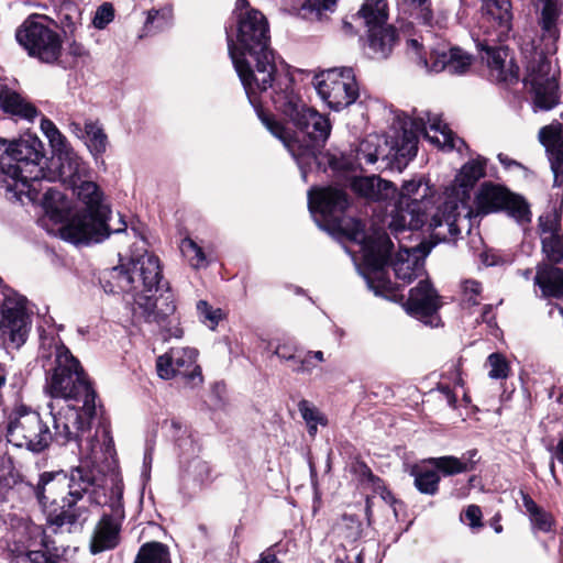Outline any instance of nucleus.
Masks as SVG:
<instances>
[{"mask_svg": "<svg viewBox=\"0 0 563 563\" xmlns=\"http://www.w3.org/2000/svg\"><path fill=\"white\" fill-rule=\"evenodd\" d=\"M162 429L165 434L175 442L184 453L195 452V441L188 427L177 418H169L163 421Z\"/></svg>", "mask_w": 563, "mask_h": 563, "instance_id": "obj_31", "label": "nucleus"}, {"mask_svg": "<svg viewBox=\"0 0 563 563\" xmlns=\"http://www.w3.org/2000/svg\"><path fill=\"white\" fill-rule=\"evenodd\" d=\"M357 18L363 20L366 29L386 24L388 20L386 0H365L357 12Z\"/></svg>", "mask_w": 563, "mask_h": 563, "instance_id": "obj_33", "label": "nucleus"}, {"mask_svg": "<svg viewBox=\"0 0 563 563\" xmlns=\"http://www.w3.org/2000/svg\"><path fill=\"white\" fill-rule=\"evenodd\" d=\"M5 437L12 445L33 453L43 452L53 441V432L41 415L22 404L8 415Z\"/></svg>", "mask_w": 563, "mask_h": 563, "instance_id": "obj_13", "label": "nucleus"}, {"mask_svg": "<svg viewBox=\"0 0 563 563\" xmlns=\"http://www.w3.org/2000/svg\"><path fill=\"white\" fill-rule=\"evenodd\" d=\"M355 194L372 200H382L391 197L396 189L389 181L378 176L356 177L352 181Z\"/></svg>", "mask_w": 563, "mask_h": 563, "instance_id": "obj_28", "label": "nucleus"}, {"mask_svg": "<svg viewBox=\"0 0 563 563\" xmlns=\"http://www.w3.org/2000/svg\"><path fill=\"white\" fill-rule=\"evenodd\" d=\"M533 90V104L537 109L549 111L560 101L559 85L556 81H548L541 85L540 79L536 81Z\"/></svg>", "mask_w": 563, "mask_h": 563, "instance_id": "obj_34", "label": "nucleus"}, {"mask_svg": "<svg viewBox=\"0 0 563 563\" xmlns=\"http://www.w3.org/2000/svg\"><path fill=\"white\" fill-rule=\"evenodd\" d=\"M43 144L38 137L26 135L12 142L0 157V184L10 200H40L45 173Z\"/></svg>", "mask_w": 563, "mask_h": 563, "instance_id": "obj_9", "label": "nucleus"}, {"mask_svg": "<svg viewBox=\"0 0 563 563\" xmlns=\"http://www.w3.org/2000/svg\"><path fill=\"white\" fill-rule=\"evenodd\" d=\"M273 354L276 355L280 361L291 362V365H295L298 357L296 346L288 343L277 344Z\"/></svg>", "mask_w": 563, "mask_h": 563, "instance_id": "obj_52", "label": "nucleus"}, {"mask_svg": "<svg viewBox=\"0 0 563 563\" xmlns=\"http://www.w3.org/2000/svg\"><path fill=\"white\" fill-rule=\"evenodd\" d=\"M349 206L346 194L339 188H311L308 192V207L312 216L332 222L351 240L360 244L362 258L366 268L363 273L367 286L377 296L391 290V283L385 277L384 267L394 249L388 234L376 229L365 235L364 225L355 219H343L342 213Z\"/></svg>", "mask_w": 563, "mask_h": 563, "instance_id": "obj_4", "label": "nucleus"}, {"mask_svg": "<svg viewBox=\"0 0 563 563\" xmlns=\"http://www.w3.org/2000/svg\"><path fill=\"white\" fill-rule=\"evenodd\" d=\"M40 128L45 137L48 140L55 156L73 148L66 136L58 130L52 120L43 117L41 119Z\"/></svg>", "mask_w": 563, "mask_h": 563, "instance_id": "obj_38", "label": "nucleus"}, {"mask_svg": "<svg viewBox=\"0 0 563 563\" xmlns=\"http://www.w3.org/2000/svg\"><path fill=\"white\" fill-rule=\"evenodd\" d=\"M416 488L427 495H434L439 488L440 476L437 470L416 468L412 471Z\"/></svg>", "mask_w": 563, "mask_h": 563, "instance_id": "obj_43", "label": "nucleus"}, {"mask_svg": "<svg viewBox=\"0 0 563 563\" xmlns=\"http://www.w3.org/2000/svg\"><path fill=\"white\" fill-rule=\"evenodd\" d=\"M113 18L114 10L112 4L103 3L97 9L92 24L96 29L102 30L113 20Z\"/></svg>", "mask_w": 563, "mask_h": 563, "instance_id": "obj_51", "label": "nucleus"}, {"mask_svg": "<svg viewBox=\"0 0 563 563\" xmlns=\"http://www.w3.org/2000/svg\"><path fill=\"white\" fill-rule=\"evenodd\" d=\"M336 0H307V7L318 13L329 11L334 8Z\"/></svg>", "mask_w": 563, "mask_h": 563, "instance_id": "obj_55", "label": "nucleus"}, {"mask_svg": "<svg viewBox=\"0 0 563 563\" xmlns=\"http://www.w3.org/2000/svg\"><path fill=\"white\" fill-rule=\"evenodd\" d=\"M69 54L76 57H84L88 55V52L84 45L74 42L69 45Z\"/></svg>", "mask_w": 563, "mask_h": 563, "instance_id": "obj_57", "label": "nucleus"}, {"mask_svg": "<svg viewBox=\"0 0 563 563\" xmlns=\"http://www.w3.org/2000/svg\"><path fill=\"white\" fill-rule=\"evenodd\" d=\"M69 130L78 139L84 140V137H85V126L81 128L80 123H78V122H70L69 123Z\"/></svg>", "mask_w": 563, "mask_h": 563, "instance_id": "obj_61", "label": "nucleus"}, {"mask_svg": "<svg viewBox=\"0 0 563 563\" xmlns=\"http://www.w3.org/2000/svg\"><path fill=\"white\" fill-rule=\"evenodd\" d=\"M319 98L333 111L353 104L360 95L354 70L351 67H333L316 74L312 78Z\"/></svg>", "mask_w": 563, "mask_h": 563, "instance_id": "obj_14", "label": "nucleus"}, {"mask_svg": "<svg viewBox=\"0 0 563 563\" xmlns=\"http://www.w3.org/2000/svg\"><path fill=\"white\" fill-rule=\"evenodd\" d=\"M428 463L437 470L438 474L441 473L443 476H453L472 471V461H462L460 457L452 455L431 457Z\"/></svg>", "mask_w": 563, "mask_h": 563, "instance_id": "obj_37", "label": "nucleus"}, {"mask_svg": "<svg viewBox=\"0 0 563 563\" xmlns=\"http://www.w3.org/2000/svg\"><path fill=\"white\" fill-rule=\"evenodd\" d=\"M431 64L426 58H420V63L430 71H448L451 75L465 74L472 64V56L459 47L432 48Z\"/></svg>", "mask_w": 563, "mask_h": 563, "instance_id": "obj_23", "label": "nucleus"}, {"mask_svg": "<svg viewBox=\"0 0 563 563\" xmlns=\"http://www.w3.org/2000/svg\"><path fill=\"white\" fill-rule=\"evenodd\" d=\"M497 158L500 162V164L503 166H505L506 168L521 167L520 163L516 162L515 159H511L510 157H508L507 155H505L503 153H499Z\"/></svg>", "mask_w": 563, "mask_h": 563, "instance_id": "obj_58", "label": "nucleus"}, {"mask_svg": "<svg viewBox=\"0 0 563 563\" xmlns=\"http://www.w3.org/2000/svg\"><path fill=\"white\" fill-rule=\"evenodd\" d=\"M73 194L86 206L82 212H75L71 202L58 190L45 188L42 198V206L45 211V218L56 224L59 236L73 244H88L90 242H101L107 239L111 232H122L126 229V223L119 216L120 228L110 230L107 224L108 209L102 205V192L98 185L91 180V175L69 187Z\"/></svg>", "mask_w": 563, "mask_h": 563, "instance_id": "obj_6", "label": "nucleus"}, {"mask_svg": "<svg viewBox=\"0 0 563 563\" xmlns=\"http://www.w3.org/2000/svg\"><path fill=\"white\" fill-rule=\"evenodd\" d=\"M58 179L68 188L91 175L88 164L70 148L55 156Z\"/></svg>", "mask_w": 563, "mask_h": 563, "instance_id": "obj_27", "label": "nucleus"}, {"mask_svg": "<svg viewBox=\"0 0 563 563\" xmlns=\"http://www.w3.org/2000/svg\"><path fill=\"white\" fill-rule=\"evenodd\" d=\"M405 11L428 26L433 25L429 0H402Z\"/></svg>", "mask_w": 563, "mask_h": 563, "instance_id": "obj_44", "label": "nucleus"}, {"mask_svg": "<svg viewBox=\"0 0 563 563\" xmlns=\"http://www.w3.org/2000/svg\"><path fill=\"white\" fill-rule=\"evenodd\" d=\"M521 495L523 507L529 515L533 529L541 532L551 531L553 523L552 516L540 508L528 494L521 492Z\"/></svg>", "mask_w": 563, "mask_h": 563, "instance_id": "obj_36", "label": "nucleus"}, {"mask_svg": "<svg viewBox=\"0 0 563 563\" xmlns=\"http://www.w3.org/2000/svg\"><path fill=\"white\" fill-rule=\"evenodd\" d=\"M488 376L492 379H505L509 375V364L499 353H493L487 358Z\"/></svg>", "mask_w": 563, "mask_h": 563, "instance_id": "obj_48", "label": "nucleus"}, {"mask_svg": "<svg viewBox=\"0 0 563 563\" xmlns=\"http://www.w3.org/2000/svg\"><path fill=\"white\" fill-rule=\"evenodd\" d=\"M476 201L478 209L484 213L505 209L521 224L531 221L528 203L521 197L510 194L500 186L483 184Z\"/></svg>", "mask_w": 563, "mask_h": 563, "instance_id": "obj_18", "label": "nucleus"}, {"mask_svg": "<svg viewBox=\"0 0 563 563\" xmlns=\"http://www.w3.org/2000/svg\"><path fill=\"white\" fill-rule=\"evenodd\" d=\"M173 20L172 7H164L159 10H151L147 13L146 25H152L157 30L167 27Z\"/></svg>", "mask_w": 563, "mask_h": 563, "instance_id": "obj_49", "label": "nucleus"}, {"mask_svg": "<svg viewBox=\"0 0 563 563\" xmlns=\"http://www.w3.org/2000/svg\"><path fill=\"white\" fill-rule=\"evenodd\" d=\"M0 333L4 344L12 349L22 346L31 328L26 298L7 286L0 277Z\"/></svg>", "mask_w": 563, "mask_h": 563, "instance_id": "obj_15", "label": "nucleus"}, {"mask_svg": "<svg viewBox=\"0 0 563 563\" xmlns=\"http://www.w3.org/2000/svg\"><path fill=\"white\" fill-rule=\"evenodd\" d=\"M562 124L558 121L543 126L539 131V140L545 147L551 169L554 176V186H563V137Z\"/></svg>", "mask_w": 563, "mask_h": 563, "instance_id": "obj_25", "label": "nucleus"}, {"mask_svg": "<svg viewBox=\"0 0 563 563\" xmlns=\"http://www.w3.org/2000/svg\"><path fill=\"white\" fill-rule=\"evenodd\" d=\"M492 42H504L512 27L510 0H483L482 24Z\"/></svg>", "mask_w": 563, "mask_h": 563, "instance_id": "obj_20", "label": "nucleus"}, {"mask_svg": "<svg viewBox=\"0 0 563 563\" xmlns=\"http://www.w3.org/2000/svg\"><path fill=\"white\" fill-rule=\"evenodd\" d=\"M161 280L158 257L144 252L132 257L126 265L117 266L110 271L109 291L135 292L134 314L142 317L146 322L161 324L176 310L174 296L169 290L158 297L147 295L158 290ZM104 289L108 291L107 286Z\"/></svg>", "mask_w": 563, "mask_h": 563, "instance_id": "obj_7", "label": "nucleus"}, {"mask_svg": "<svg viewBox=\"0 0 563 563\" xmlns=\"http://www.w3.org/2000/svg\"><path fill=\"white\" fill-rule=\"evenodd\" d=\"M227 38L230 58L249 101L257 107V100L282 76L277 74L275 56L269 47L267 20L256 9L240 12L236 41L229 33Z\"/></svg>", "mask_w": 563, "mask_h": 563, "instance_id": "obj_5", "label": "nucleus"}, {"mask_svg": "<svg viewBox=\"0 0 563 563\" xmlns=\"http://www.w3.org/2000/svg\"><path fill=\"white\" fill-rule=\"evenodd\" d=\"M253 107L263 125L283 142L306 178V168L317 158V151L328 140V118L307 107L295 89L294 80L283 75Z\"/></svg>", "mask_w": 563, "mask_h": 563, "instance_id": "obj_2", "label": "nucleus"}, {"mask_svg": "<svg viewBox=\"0 0 563 563\" xmlns=\"http://www.w3.org/2000/svg\"><path fill=\"white\" fill-rule=\"evenodd\" d=\"M492 37L478 43V47L484 54L482 59L487 64L489 76L498 82H512L518 79L519 68L508 58V49L505 46H494Z\"/></svg>", "mask_w": 563, "mask_h": 563, "instance_id": "obj_22", "label": "nucleus"}, {"mask_svg": "<svg viewBox=\"0 0 563 563\" xmlns=\"http://www.w3.org/2000/svg\"><path fill=\"white\" fill-rule=\"evenodd\" d=\"M463 290L465 295H470L468 300L473 301V303H477L473 297H476L482 291V285L473 279H467L463 283Z\"/></svg>", "mask_w": 563, "mask_h": 563, "instance_id": "obj_56", "label": "nucleus"}, {"mask_svg": "<svg viewBox=\"0 0 563 563\" xmlns=\"http://www.w3.org/2000/svg\"><path fill=\"white\" fill-rule=\"evenodd\" d=\"M464 516L471 528L474 529L482 527V510L478 506L470 505L466 508Z\"/></svg>", "mask_w": 563, "mask_h": 563, "instance_id": "obj_54", "label": "nucleus"}, {"mask_svg": "<svg viewBox=\"0 0 563 563\" xmlns=\"http://www.w3.org/2000/svg\"><path fill=\"white\" fill-rule=\"evenodd\" d=\"M180 251L192 268H205L209 265L207 253L192 239L185 238L180 243Z\"/></svg>", "mask_w": 563, "mask_h": 563, "instance_id": "obj_42", "label": "nucleus"}, {"mask_svg": "<svg viewBox=\"0 0 563 563\" xmlns=\"http://www.w3.org/2000/svg\"><path fill=\"white\" fill-rule=\"evenodd\" d=\"M534 282L543 296L563 298V269L547 264L539 265Z\"/></svg>", "mask_w": 563, "mask_h": 563, "instance_id": "obj_30", "label": "nucleus"}, {"mask_svg": "<svg viewBox=\"0 0 563 563\" xmlns=\"http://www.w3.org/2000/svg\"><path fill=\"white\" fill-rule=\"evenodd\" d=\"M556 459L563 464V438L559 441L556 446Z\"/></svg>", "mask_w": 563, "mask_h": 563, "instance_id": "obj_64", "label": "nucleus"}, {"mask_svg": "<svg viewBox=\"0 0 563 563\" xmlns=\"http://www.w3.org/2000/svg\"><path fill=\"white\" fill-rule=\"evenodd\" d=\"M432 205L433 195L428 183L421 178L405 181L388 223L394 236L422 228L428 219L427 211Z\"/></svg>", "mask_w": 563, "mask_h": 563, "instance_id": "obj_10", "label": "nucleus"}, {"mask_svg": "<svg viewBox=\"0 0 563 563\" xmlns=\"http://www.w3.org/2000/svg\"><path fill=\"white\" fill-rule=\"evenodd\" d=\"M419 135H423L430 143L444 150H456L459 153L468 150L466 143L454 135L440 115L420 111L415 113L410 120V129L404 130L402 141L397 150L398 154L410 159L415 157L418 151Z\"/></svg>", "mask_w": 563, "mask_h": 563, "instance_id": "obj_11", "label": "nucleus"}, {"mask_svg": "<svg viewBox=\"0 0 563 563\" xmlns=\"http://www.w3.org/2000/svg\"><path fill=\"white\" fill-rule=\"evenodd\" d=\"M551 63L543 55L539 54L528 66V78L526 79L531 87L536 86V81L540 79L541 85L548 81H556L554 76L550 75Z\"/></svg>", "mask_w": 563, "mask_h": 563, "instance_id": "obj_41", "label": "nucleus"}, {"mask_svg": "<svg viewBox=\"0 0 563 563\" xmlns=\"http://www.w3.org/2000/svg\"><path fill=\"white\" fill-rule=\"evenodd\" d=\"M298 410L307 424L310 437L317 434L318 426L325 427L328 424L325 416L313 404L306 399L299 401Z\"/></svg>", "mask_w": 563, "mask_h": 563, "instance_id": "obj_39", "label": "nucleus"}, {"mask_svg": "<svg viewBox=\"0 0 563 563\" xmlns=\"http://www.w3.org/2000/svg\"><path fill=\"white\" fill-rule=\"evenodd\" d=\"M197 351L192 347H173L157 357V375L163 379L180 376L185 385L197 388L202 385L201 368L196 364Z\"/></svg>", "mask_w": 563, "mask_h": 563, "instance_id": "obj_17", "label": "nucleus"}, {"mask_svg": "<svg viewBox=\"0 0 563 563\" xmlns=\"http://www.w3.org/2000/svg\"><path fill=\"white\" fill-rule=\"evenodd\" d=\"M486 164L487 159L481 155L470 158L440 198L429 221L431 235L438 242L453 241L463 230H471V191L485 176Z\"/></svg>", "mask_w": 563, "mask_h": 563, "instance_id": "obj_8", "label": "nucleus"}, {"mask_svg": "<svg viewBox=\"0 0 563 563\" xmlns=\"http://www.w3.org/2000/svg\"><path fill=\"white\" fill-rule=\"evenodd\" d=\"M308 353L312 357L313 362L314 361H317V362H323L324 361V355H323L322 351H308Z\"/></svg>", "mask_w": 563, "mask_h": 563, "instance_id": "obj_63", "label": "nucleus"}, {"mask_svg": "<svg viewBox=\"0 0 563 563\" xmlns=\"http://www.w3.org/2000/svg\"><path fill=\"white\" fill-rule=\"evenodd\" d=\"M101 439H95L98 446L97 454L93 455L87 449H80L90 454L92 461H84L78 466L73 467L69 473L65 471L44 472L40 475L37 484L34 486V495L38 503L46 507L47 505L58 506L59 514L48 517V522L56 527L73 525L77 521V515L73 510L78 500L87 495L91 503H106V486L109 473L96 465L99 453H109L112 448V439L107 428H102Z\"/></svg>", "mask_w": 563, "mask_h": 563, "instance_id": "obj_3", "label": "nucleus"}, {"mask_svg": "<svg viewBox=\"0 0 563 563\" xmlns=\"http://www.w3.org/2000/svg\"><path fill=\"white\" fill-rule=\"evenodd\" d=\"M10 563H58L55 558L44 551L25 552L10 559Z\"/></svg>", "mask_w": 563, "mask_h": 563, "instance_id": "obj_50", "label": "nucleus"}, {"mask_svg": "<svg viewBox=\"0 0 563 563\" xmlns=\"http://www.w3.org/2000/svg\"><path fill=\"white\" fill-rule=\"evenodd\" d=\"M316 362L308 352L303 355H298L295 365H291V369L297 374H310L316 368Z\"/></svg>", "mask_w": 563, "mask_h": 563, "instance_id": "obj_53", "label": "nucleus"}, {"mask_svg": "<svg viewBox=\"0 0 563 563\" xmlns=\"http://www.w3.org/2000/svg\"><path fill=\"white\" fill-rule=\"evenodd\" d=\"M52 4L67 27L74 29L80 24L84 0H52Z\"/></svg>", "mask_w": 563, "mask_h": 563, "instance_id": "obj_35", "label": "nucleus"}, {"mask_svg": "<svg viewBox=\"0 0 563 563\" xmlns=\"http://www.w3.org/2000/svg\"><path fill=\"white\" fill-rule=\"evenodd\" d=\"M16 41L30 56L43 63L52 64L62 55V38L38 16H30L16 30Z\"/></svg>", "mask_w": 563, "mask_h": 563, "instance_id": "obj_16", "label": "nucleus"}, {"mask_svg": "<svg viewBox=\"0 0 563 563\" xmlns=\"http://www.w3.org/2000/svg\"><path fill=\"white\" fill-rule=\"evenodd\" d=\"M476 455H477V451L476 450H471V451L466 452L465 454H463L460 457V460L466 461V462L472 461V471H473L474 467H475V464H476V460H475Z\"/></svg>", "mask_w": 563, "mask_h": 563, "instance_id": "obj_62", "label": "nucleus"}, {"mask_svg": "<svg viewBox=\"0 0 563 563\" xmlns=\"http://www.w3.org/2000/svg\"><path fill=\"white\" fill-rule=\"evenodd\" d=\"M106 486V503L96 505L108 507L97 523L90 543V551L93 554L114 549L120 542L122 522L125 518L122 503L123 483L119 474L111 472Z\"/></svg>", "mask_w": 563, "mask_h": 563, "instance_id": "obj_12", "label": "nucleus"}, {"mask_svg": "<svg viewBox=\"0 0 563 563\" xmlns=\"http://www.w3.org/2000/svg\"><path fill=\"white\" fill-rule=\"evenodd\" d=\"M440 307V298L427 279L420 280L419 284L410 290L409 298L405 303V309L409 314L431 327L439 324L437 311Z\"/></svg>", "mask_w": 563, "mask_h": 563, "instance_id": "obj_21", "label": "nucleus"}, {"mask_svg": "<svg viewBox=\"0 0 563 563\" xmlns=\"http://www.w3.org/2000/svg\"><path fill=\"white\" fill-rule=\"evenodd\" d=\"M439 390L444 395L448 404L451 407H454L456 404V397H455L454 393L450 389V387L449 386H440Z\"/></svg>", "mask_w": 563, "mask_h": 563, "instance_id": "obj_59", "label": "nucleus"}, {"mask_svg": "<svg viewBox=\"0 0 563 563\" xmlns=\"http://www.w3.org/2000/svg\"><path fill=\"white\" fill-rule=\"evenodd\" d=\"M40 357L46 371V391L53 398L82 404L79 408L67 405L58 413H52L56 439L62 443L75 441L79 449L85 448L96 455L95 439H99L102 431L90 435L91 420L97 415L96 393L78 360L58 336H42Z\"/></svg>", "mask_w": 563, "mask_h": 563, "instance_id": "obj_1", "label": "nucleus"}, {"mask_svg": "<svg viewBox=\"0 0 563 563\" xmlns=\"http://www.w3.org/2000/svg\"><path fill=\"white\" fill-rule=\"evenodd\" d=\"M407 233L408 235L404 236H400L402 233H398L395 238L398 241L399 251L391 262L396 278L404 285L410 284L424 274V258L431 251V246L424 242L411 246L404 244L405 239L412 236V232Z\"/></svg>", "mask_w": 563, "mask_h": 563, "instance_id": "obj_19", "label": "nucleus"}, {"mask_svg": "<svg viewBox=\"0 0 563 563\" xmlns=\"http://www.w3.org/2000/svg\"><path fill=\"white\" fill-rule=\"evenodd\" d=\"M197 311L200 320L212 330L218 325L219 321L223 317L221 309L211 307L205 300H199L197 302Z\"/></svg>", "mask_w": 563, "mask_h": 563, "instance_id": "obj_47", "label": "nucleus"}, {"mask_svg": "<svg viewBox=\"0 0 563 563\" xmlns=\"http://www.w3.org/2000/svg\"><path fill=\"white\" fill-rule=\"evenodd\" d=\"M542 251L552 263H560L563 260V236L561 234L542 238Z\"/></svg>", "mask_w": 563, "mask_h": 563, "instance_id": "obj_45", "label": "nucleus"}, {"mask_svg": "<svg viewBox=\"0 0 563 563\" xmlns=\"http://www.w3.org/2000/svg\"><path fill=\"white\" fill-rule=\"evenodd\" d=\"M561 213L556 209H552L539 218V228L541 236L560 234Z\"/></svg>", "mask_w": 563, "mask_h": 563, "instance_id": "obj_46", "label": "nucleus"}, {"mask_svg": "<svg viewBox=\"0 0 563 563\" xmlns=\"http://www.w3.org/2000/svg\"><path fill=\"white\" fill-rule=\"evenodd\" d=\"M134 563H170L168 548L159 542H150L141 547Z\"/></svg>", "mask_w": 563, "mask_h": 563, "instance_id": "obj_40", "label": "nucleus"}, {"mask_svg": "<svg viewBox=\"0 0 563 563\" xmlns=\"http://www.w3.org/2000/svg\"><path fill=\"white\" fill-rule=\"evenodd\" d=\"M380 497H382V499H383L386 504H388L389 506H391V507H393L394 514H395V516H397V510H396V508H395V504L397 503V500H396V498L393 496V494H391L389 490H387V489H385V488H384V489L380 492Z\"/></svg>", "mask_w": 563, "mask_h": 563, "instance_id": "obj_60", "label": "nucleus"}, {"mask_svg": "<svg viewBox=\"0 0 563 563\" xmlns=\"http://www.w3.org/2000/svg\"><path fill=\"white\" fill-rule=\"evenodd\" d=\"M37 547L49 548L44 529L29 519H20L13 528V545L9 549V560L20 553L37 551Z\"/></svg>", "mask_w": 563, "mask_h": 563, "instance_id": "obj_24", "label": "nucleus"}, {"mask_svg": "<svg viewBox=\"0 0 563 563\" xmlns=\"http://www.w3.org/2000/svg\"><path fill=\"white\" fill-rule=\"evenodd\" d=\"M398 40L396 29L386 23L366 30L365 52L372 59L387 58Z\"/></svg>", "mask_w": 563, "mask_h": 563, "instance_id": "obj_26", "label": "nucleus"}, {"mask_svg": "<svg viewBox=\"0 0 563 563\" xmlns=\"http://www.w3.org/2000/svg\"><path fill=\"white\" fill-rule=\"evenodd\" d=\"M92 156L98 157L106 153L109 145L108 135L99 121H85V137L82 140Z\"/></svg>", "mask_w": 563, "mask_h": 563, "instance_id": "obj_32", "label": "nucleus"}, {"mask_svg": "<svg viewBox=\"0 0 563 563\" xmlns=\"http://www.w3.org/2000/svg\"><path fill=\"white\" fill-rule=\"evenodd\" d=\"M0 107L4 112L27 121H33L38 114L37 109L31 102L7 87L0 89Z\"/></svg>", "mask_w": 563, "mask_h": 563, "instance_id": "obj_29", "label": "nucleus"}]
</instances>
